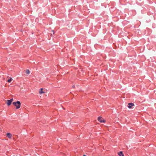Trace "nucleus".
Listing matches in <instances>:
<instances>
[{
	"mask_svg": "<svg viewBox=\"0 0 156 156\" xmlns=\"http://www.w3.org/2000/svg\"><path fill=\"white\" fill-rule=\"evenodd\" d=\"M12 104L16 107V108H19L21 106V103L19 101H17L16 102H13Z\"/></svg>",
	"mask_w": 156,
	"mask_h": 156,
	"instance_id": "f257e3e1",
	"label": "nucleus"
},
{
	"mask_svg": "<svg viewBox=\"0 0 156 156\" xmlns=\"http://www.w3.org/2000/svg\"><path fill=\"white\" fill-rule=\"evenodd\" d=\"M98 120L101 123L105 122V120L101 116L98 117Z\"/></svg>",
	"mask_w": 156,
	"mask_h": 156,
	"instance_id": "f03ea898",
	"label": "nucleus"
},
{
	"mask_svg": "<svg viewBox=\"0 0 156 156\" xmlns=\"http://www.w3.org/2000/svg\"><path fill=\"white\" fill-rule=\"evenodd\" d=\"M13 101V99H11L9 100H8L6 101V104H7V105L8 106L10 105H11L12 101Z\"/></svg>",
	"mask_w": 156,
	"mask_h": 156,
	"instance_id": "7ed1b4c3",
	"label": "nucleus"
},
{
	"mask_svg": "<svg viewBox=\"0 0 156 156\" xmlns=\"http://www.w3.org/2000/svg\"><path fill=\"white\" fill-rule=\"evenodd\" d=\"M72 28V26L71 24H68L67 25V29L69 30H71Z\"/></svg>",
	"mask_w": 156,
	"mask_h": 156,
	"instance_id": "20e7f679",
	"label": "nucleus"
},
{
	"mask_svg": "<svg viewBox=\"0 0 156 156\" xmlns=\"http://www.w3.org/2000/svg\"><path fill=\"white\" fill-rule=\"evenodd\" d=\"M128 108H131L134 105V104L132 103H128Z\"/></svg>",
	"mask_w": 156,
	"mask_h": 156,
	"instance_id": "39448f33",
	"label": "nucleus"
},
{
	"mask_svg": "<svg viewBox=\"0 0 156 156\" xmlns=\"http://www.w3.org/2000/svg\"><path fill=\"white\" fill-rule=\"evenodd\" d=\"M7 136L9 139H11L12 138V135L10 133H7L6 134Z\"/></svg>",
	"mask_w": 156,
	"mask_h": 156,
	"instance_id": "423d86ee",
	"label": "nucleus"
},
{
	"mask_svg": "<svg viewBox=\"0 0 156 156\" xmlns=\"http://www.w3.org/2000/svg\"><path fill=\"white\" fill-rule=\"evenodd\" d=\"M118 154L119 156H124V154L122 151H120L118 152Z\"/></svg>",
	"mask_w": 156,
	"mask_h": 156,
	"instance_id": "0eeeda50",
	"label": "nucleus"
},
{
	"mask_svg": "<svg viewBox=\"0 0 156 156\" xmlns=\"http://www.w3.org/2000/svg\"><path fill=\"white\" fill-rule=\"evenodd\" d=\"M43 88H41L40 89V90L39 91V93L40 94L44 93L45 92L43 91Z\"/></svg>",
	"mask_w": 156,
	"mask_h": 156,
	"instance_id": "6e6552de",
	"label": "nucleus"
},
{
	"mask_svg": "<svg viewBox=\"0 0 156 156\" xmlns=\"http://www.w3.org/2000/svg\"><path fill=\"white\" fill-rule=\"evenodd\" d=\"M26 73L27 74H29L30 71L29 69H27L25 71Z\"/></svg>",
	"mask_w": 156,
	"mask_h": 156,
	"instance_id": "1a4fd4ad",
	"label": "nucleus"
},
{
	"mask_svg": "<svg viewBox=\"0 0 156 156\" xmlns=\"http://www.w3.org/2000/svg\"><path fill=\"white\" fill-rule=\"evenodd\" d=\"M12 80V79H9L8 80L7 82L9 83H10L11 82Z\"/></svg>",
	"mask_w": 156,
	"mask_h": 156,
	"instance_id": "9d476101",
	"label": "nucleus"
},
{
	"mask_svg": "<svg viewBox=\"0 0 156 156\" xmlns=\"http://www.w3.org/2000/svg\"><path fill=\"white\" fill-rule=\"evenodd\" d=\"M72 87L73 88H74L75 87V86L74 85H73L72 86Z\"/></svg>",
	"mask_w": 156,
	"mask_h": 156,
	"instance_id": "9b49d317",
	"label": "nucleus"
},
{
	"mask_svg": "<svg viewBox=\"0 0 156 156\" xmlns=\"http://www.w3.org/2000/svg\"><path fill=\"white\" fill-rule=\"evenodd\" d=\"M8 78H12V77L11 76H8Z\"/></svg>",
	"mask_w": 156,
	"mask_h": 156,
	"instance_id": "f8f14e48",
	"label": "nucleus"
},
{
	"mask_svg": "<svg viewBox=\"0 0 156 156\" xmlns=\"http://www.w3.org/2000/svg\"><path fill=\"white\" fill-rule=\"evenodd\" d=\"M52 32H53V34L54 33V30H52Z\"/></svg>",
	"mask_w": 156,
	"mask_h": 156,
	"instance_id": "ddd939ff",
	"label": "nucleus"
},
{
	"mask_svg": "<svg viewBox=\"0 0 156 156\" xmlns=\"http://www.w3.org/2000/svg\"><path fill=\"white\" fill-rule=\"evenodd\" d=\"M83 156H86L85 155H83Z\"/></svg>",
	"mask_w": 156,
	"mask_h": 156,
	"instance_id": "4468645a",
	"label": "nucleus"
}]
</instances>
